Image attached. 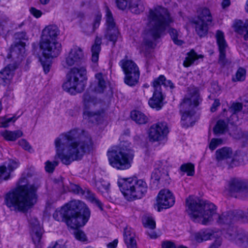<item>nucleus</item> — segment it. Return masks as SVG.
<instances>
[{"mask_svg":"<svg viewBox=\"0 0 248 248\" xmlns=\"http://www.w3.org/2000/svg\"><path fill=\"white\" fill-rule=\"evenodd\" d=\"M220 105V101L219 99H216L214 100L213 104H212L210 110L212 112L216 111L217 108Z\"/></svg>","mask_w":248,"mask_h":248,"instance_id":"nucleus-60","label":"nucleus"},{"mask_svg":"<svg viewBox=\"0 0 248 248\" xmlns=\"http://www.w3.org/2000/svg\"><path fill=\"white\" fill-rule=\"evenodd\" d=\"M222 142V140L220 139H215L213 138L211 140L209 145V149L213 151L218 146L221 144Z\"/></svg>","mask_w":248,"mask_h":248,"instance_id":"nucleus-50","label":"nucleus"},{"mask_svg":"<svg viewBox=\"0 0 248 248\" xmlns=\"http://www.w3.org/2000/svg\"><path fill=\"white\" fill-rule=\"evenodd\" d=\"M102 43V39L97 36L95 39L94 43L91 48L92 51V61L94 63H96L98 61L99 54L101 50V44Z\"/></svg>","mask_w":248,"mask_h":248,"instance_id":"nucleus-31","label":"nucleus"},{"mask_svg":"<svg viewBox=\"0 0 248 248\" xmlns=\"http://www.w3.org/2000/svg\"><path fill=\"white\" fill-rule=\"evenodd\" d=\"M14 36L15 39L16 40H19V42H21V40H27L28 39L27 33L24 31L17 32L14 34Z\"/></svg>","mask_w":248,"mask_h":248,"instance_id":"nucleus-52","label":"nucleus"},{"mask_svg":"<svg viewBox=\"0 0 248 248\" xmlns=\"http://www.w3.org/2000/svg\"><path fill=\"white\" fill-rule=\"evenodd\" d=\"M202 57V55H198L193 49H192L187 53V57L185 58L183 63L184 66L185 67H189L196 60Z\"/></svg>","mask_w":248,"mask_h":248,"instance_id":"nucleus-36","label":"nucleus"},{"mask_svg":"<svg viewBox=\"0 0 248 248\" xmlns=\"http://www.w3.org/2000/svg\"><path fill=\"white\" fill-rule=\"evenodd\" d=\"M48 248H64V245L62 241L55 242V244Z\"/></svg>","mask_w":248,"mask_h":248,"instance_id":"nucleus-63","label":"nucleus"},{"mask_svg":"<svg viewBox=\"0 0 248 248\" xmlns=\"http://www.w3.org/2000/svg\"><path fill=\"white\" fill-rule=\"evenodd\" d=\"M202 101L199 91L195 87L188 88L187 94L184 97L180 105L182 124L184 126L192 125L194 122L196 113L195 108Z\"/></svg>","mask_w":248,"mask_h":248,"instance_id":"nucleus-7","label":"nucleus"},{"mask_svg":"<svg viewBox=\"0 0 248 248\" xmlns=\"http://www.w3.org/2000/svg\"><path fill=\"white\" fill-rule=\"evenodd\" d=\"M154 91L153 96L148 101L149 105L153 108L157 110H160L163 106L164 97L162 91L158 86L154 88Z\"/></svg>","mask_w":248,"mask_h":248,"instance_id":"nucleus-21","label":"nucleus"},{"mask_svg":"<svg viewBox=\"0 0 248 248\" xmlns=\"http://www.w3.org/2000/svg\"><path fill=\"white\" fill-rule=\"evenodd\" d=\"M124 239L127 248H137L135 234L131 228L126 227L124 230Z\"/></svg>","mask_w":248,"mask_h":248,"instance_id":"nucleus-29","label":"nucleus"},{"mask_svg":"<svg viewBox=\"0 0 248 248\" xmlns=\"http://www.w3.org/2000/svg\"><path fill=\"white\" fill-rule=\"evenodd\" d=\"M18 163L15 161H10L8 165V168L2 166L0 167V179L6 180L9 178L10 173L15 169L17 168Z\"/></svg>","mask_w":248,"mask_h":248,"instance_id":"nucleus-30","label":"nucleus"},{"mask_svg":"<svg viewBox=\"0 0 248 248\" xmlns=\"http://www.w3.org/2000/svg\"><path fill=\"white\" fill-rule=\"evenodd\" d=\"M0 135L7 140L15 141L17 139L21 137L23 135V133L20 130L14 131L5 130L0 132Z\"/></svg>","mask_w":248,"mask_h":248,"instance_id":"nucleus-34","label":"nucleus"},{"mask_svg":"<svg viewBox=\"0 0 248 248\" xmlns=\"http://www.w3.org/2000/svg\"><path fill=\"white\" fill-rule=\"evenodd\" d=\"M79 228H75L74 235L77 240L80 241H85L86 240V236L82 231L78 229Z\"/></svg>","mask_w":248,"mask_h":248,"instance_id":"nucleus-47","label":"nucleus"},{"mask_svg":"<svg viewBox=\"0 0 248 248\" xmlns=\"http://www.w3.org/2000/svg\"><path fill=\"white\" fill-rule=\"evenodd\" d=\"M235 244L243 248L248 247V232L240 231L237 235V238L235 241Z\"/></svg>","mask_w":248,"mask_h":248,"instance_id":"nucleus-37","label":"nucleus"},{"mask_svg":"<svg viewBox=\"0 0 248 248\" xmlns=\"http://www.w3.org/2000/svg\"><path fill=\"white\" fill-rule=\"evenodd\" d=\"M15 121H16V118H15V117L7 118L5 120L2 121L0 123V126L3 127H6L8 126L9 123L12 122H15Z\"/></svg>","mask_w":248,"mask_h":248,"instance_id":"nucleus-58","label":"nucleus"},{"mask_svg":"<svg viewBox=\"0 0 248 248\" xmlns=\"http://www.w3.org/2000/svg\"><path fill=\"white\" fill-rule=\"evenodd\" d=\"M236 79L237 81H243L245 79L246 71L242 68H239L235 74Z\"/></svg>","mask_w":248,"mask_h":248,"instance_id":"nucleus-51","label":"nucleus"},{"mask_svg":"<svg viewBox=\"0 0 248 248\" xmlns=\"http://www.w3.org/2000/svg\"><path fill=\"white\" fill-rule=\"evenodd\" d=\"M118 9L124 10L128 8L135 14H140L144 10L143 0H115Z\"/></svg>","mask_w":248,"mask_h":248,"instance_id":"nucleus-16","label":"nucleus"},{"mask_svg":"<svg viewBox=\"0 0 248 248\" xmlns=\"http://www.w3.org/2000/svg\"><path fill=\"white\" fill-rule=\"evenodd\" d=\"M25 43L22 42H16L12 44L10 48V52L7 55V58L14 59L22 56L25 52Z\"/></svg>","mask_w":248,"mask_h":248,"instance_id":"nucleus-25","label":"nucleus"},{"mask_svg":"<svg viewBox=\"0 0 248 248\" xmlns=\"http://www.w3.org/2000/svg\"><path fill=\"white\" fill-rule=\"evenodd\" d=\"M16 68L15 65L10 64L0 71V86L10 84Z\"/></svg>","mask_w":248,"mask_h":248,"instance_id":"nucleus-22","label":"nucleus"},{"mask_svg":"<svg viewBox=\"0 0 248 248\" xmlns=\"http://www.w3.org/2000/svg\"><path fill=\"white\" fill-rule=\"evenodd\" d=\"M102 19V15L100 13H97L93 17L92 25L93 28L92 32H93L96 30L100 25L101 21Z\"/></svg>","mask_w":248,"mask_h":248,"instance_id":"nucleus-45","label":"nucleus"},{"mask_svg":"<svg viewBox=\"0 0 248 248\" xmlns=\"http://www.w3.org/2000/svg\"><path fill=\"white\" fill-rule=\"evenodd\" d=\"M232 155V150L231 148L224 147L217 149L215 153L217 166L224 167L225 164L229 165L230 162L228 159L231 158Z\"/></svg>","mask_w":248,"mask_h":248,"instance_id":"nucleus-19","label":"nucleus"},{"mask_svg":"<svg viewBox=\"0 0 248 248\" xmlns=\"http://www.w3.org/2000/svg\"><path fill=\"white\" fill-rule=\"evenodd\" d=\"M221 243V238H217L209 248H218L220 246Z\"/></svg>","mask_w":248,"mask_h":248,"instance_id":"nucleus-61","label":"nucleus"},{"mask_svg":"<svg viewBox=\"0 0 248 248\" xmlns=\"http://www.w3.org/2000/svg\"><path fill=\"white\" fill-rule=\"evenodd\" d=\"M99 112H93L88 109L84 110L83 113V117L84 119L87 120L91 123L97 122L99 118Z\"/></svg>","mask_w":248,"mask_h":248,"instance_id":"nucleus-38","label":"nucleus"},{"mask_svg":"<svg viewBox=\"0 0 248 248\" xmlns=\"http://www.w3.org/2000/svg\"><path fill=\"white\" fill-rule=\"evenodd\" d=\"M213 234L214 233L212 231L203 229L193 233L191 235V237L196 242L200 243L210 239Z\"/></svg>","mask_w":248,"mask_h":248,"instance_id":"nucleus-26","label":"nucleus"},{"mask_svg":"<svg viewBox=\"0 0 248 248\" xmlns=\"http://www.w3.org/2000/svg\"><path fill=\"white\" fill-rule=\"evenodd\" d=\"M165 87H170L171 89L174 88L173 83L170 80H166V78L163 75H160L158 78L154 79L153 82V86L154 88H156V87L158 86L160 90L162 91L161 85Z\"/></svg>","mask_w":248,"mask_h":248,"instance_id":"nucleus-32","label":"nucleus"},{"mask_svg":"<svg viewBox=\"0 0 248 248\" xmlns=\"http://www.w3.org/2000/svg\"><path fill=\"white\" fill-rule=\"evenodd\" d=\"M169 132L168 124L165 122H159L152 124L148 131L149 140L158 141L163 140Z\"/></svg>","mask_w":248,"mask_h":248,"instance_id":"nucleus-14","label":"nucleus"},{"mask_svg":"<svg viewBox=\"0 0 248 248\" xmlns=\"http://www.w3.org/2000/svg\"><path fill=\"white\" fill-rule=\"evenodd\" d=\"M148 20V34L154 40L161 36L171 21L168 10L160 6L150 10Z\"/></svg>","mask_w":248,"mask_h":248,"instance_id":"nucleus-6","label":"nucleus"},{"mask_svg":"<svg viewBox=\"0 0 248 248\" xmlns=\"http://www.w3.org/2000/svg\"><path fill=\"white\" fill-rule=\"evenodd\" d=\"M95 185L98 191L101 192H107L109 189V184L103 180L97 181Z\"/></svg>","mask_w":248,"mask_h":248,"instance_id":"nucleus-42","label":"nucleus"},{"mask_svg":"<svg viewBox=\"0 0 248 248\" xmlns=\"http://www.w3.org/2000/svg\"><path fill=\"white\" fill-rule=\"evenodd\" d=\"M94 77V91L97 93H104L109 84L107 76L101 72H99L95 75Z\"/></svg>","mask_w":248,"mask_h":248,"instance_id":"nucleus-23","label":"nucleus"},{"mask_svg":"<svg viewBox=\"0 0 248 248\" xmlns=\"http://www.w3.org/2000/svg\"><path fill=\"white\" fill-rule=\"evenodd\" d=\"M107 155L112 167L118 170H125L131 167L134 155L129 144L124 142L118 146L110 147Z\"/></svg>","mask_w":248,"mask_h":248,"instance_id":"nucleus-5","label":"nucleus"},{"mask_svg":"<svg viewBox=\"0 0 248 248\" xmlns=\"http://www.w3.org/2000/svg\"><path fill=\"white\" fill-rule=\"evenodd\" d=\"M119 65L125 74L124 83L130 86H135L138 82L140 71L137 65L132 61L122 60Z\"/></svg>","mask_w":248,"mask_h":248,"instance_id":"nucleus-11","label":"nucleus"},{"mask_svg":"<svg viewBox=\"0 0 248 248\" xmlns=\"http://www.w3.org/2000/svg\"><path fill=\"white\" fill-rule=\"evenodd\" d=\"M233 27L236 32L243 35L245 41L248 40V21L244 23L240 20H236Z\"/></svg>","mask_w":248,"mask_h":248,"instance_id":"nucleus-28","label":"nucleus"},{"mask_svg":"<svg viewBox=\"0 0 248 248\" xmlns=\"http://www.w3.org/2000/svg\"><path fill=\"white\" fill-rule=\"evenodd\" d=\"M73 190L76 194L83 195H85L86 194V193H87V190H89L87 189V190H84L79 186L75 185L73 186Z\"/></svg>","mask_w":248,"mask_h":248,"instance_id":"nucleus-56","label":"nucleus"},{"mask_svg":"<svg viewBox=\"0 0 248 248\" xmlns=\"http://www.w3.org/2000/svg\"><path fill=\"white\" fill-rule=\"evenodd\" d=\"M83 52L82 49L77 46H73L66 55L65 61L62 62L64 67L67 68L74 65H78L81 63L83 60Z\"/></svg>","mask_w":248,"mask_h":248,"instance_id":"nucleus-15","label":"nucleus"},{"mask_svg":"<svg viewBox=\"0 0 248 248\" xmlns=\"http://www.w3.org/2000/svg\"><path fill=\"white\" fill-rule=\"evenodd\" d=\"M240 231H238L234 226H230L227 230L225 237L235 243V241L237 238V235Z\"/></svg>","mask_w":248,"mask_h":248,"instance_id":"nucleus-40","label":"nucleus"},{"mask_svg":"<svg viewBox=\"0 0 248 248\" xmlns=\"http://www.w3.org/2000/svg\"><path fill=\"white\" fill-rule=\"evenodd\" d=\"M239 138L244 142L248 144V131H240L238 132Z\"/></svg>","mask_w":248,"mask_h":248,"instance_id":"nucleus-55","label":"nucleus"},{"mask_svg":"<svg viewBox=\"0 0 248 248\" xmlns=\"http://www.w3.org/2000/svg\"><path fill=\"white\" fill-rule=\"evenodd\" d=\"M230 189L232 192H242L246 197H248V180L234 179L230 182Z\"/></svg>","mask_w":248,"mask_h":248,"instance_id":"nucleus-20","label":"nucleus"},{"mask_svg":"<svg viewBox=\"0 0 248 248\" xmlns=\"http://www.w3.org/2000/svg\"><path fill=\"white\" fill-rule=\"evenodd\" d=\"M227 122L223 120H219L214 128V132L216 134H222L227 129Z\"/></svg>","mask_w":248,"mask_h":248,"instance_id":"nucleus-41","label":"nucleus"},{"mask_svg":"<svg viewBox=\"0 0 248 248\" xmlns=\"http://www.w3.org/2000/svg\"><path fill=\"white\" fill-rule=\"evenodd\" d=\"M105 18L107 27L105 38L112 42L113 45H114L117 41L119 32L113 17L112 12L108 6H105Z\"/></svg>","mask_w":248,"mask_h":248,"instance_id":"nucleus-13","label":"nucleus"},{"mask_svg":"<svg viewBox=\"0 0 248 248\" xmlns=\"http://www.w3.org/2000/svg\"><path fill=\"white\" fill-rule=\"evenodd\" d=\"M37 188L34 185H19L5 195V204L11 210L26 212L36 202Z\"/></svg>","mask_w":248,"mask_h":248,"instance_id":"nucleus-4","label":"nucleus"},{"mask_svg":"<svg viewBox=\"0 0 248 248\" xmlns=\"http://www.w3.org/2000/svg\"><path fill=\"white\" fill-rule=\"evenodd\" d=\"M56 157L66 165L73 161L80 160L83 155L93 149L91 136L83 132L80 134L77 130L61 134L54 141Z\"/></svg>","mask_w":248,"mask_h":248,"instance_id":"nucleus-1","label":"nucleus"},{"mask_svg":"<svg viewBox=\"0 0 248 248\" xmlns=\"http://www.w3.org/2000/svg\"><path fill=\"white\" fill-rule=\"evenodd\" d=\"M59 162L57 161H54L53 162L47 161L46 162L45 169L46 171L51 173L52 172L55 167L58 165Z\"/></svg>","mask_w":248,"mask_h":248,"instance_id":"nucleus-49","label":"nucleus"},{"mask_svg":"<svg viewBox=\"0 0 248 248\" xmlns=\"http://www.w3.org/2000/svg\"><path fill=\"white\" fill-rule=\"evenodd\" d=\"M198 13V19L194 21V23L196 33L202 37L207 33L208 26L212 24L213 18L209 10L206 8L199 9Z\"/></svg>","mask_w":248,"mask_h":248,"instance_id":"nucleus-12","label":"nucleus"},{"mask_svg":"<svg viewBox=\"0 0 248 248\" xmlns=\"http://www.w3.org/2000/svg\"><path fill=\"white\" fill-rule=\"evenodd\" d=\"M175 202L174 197L171 192L167 189L161 190L157 197L158 211L160 209H167L173 205Z\"/></svg>","mask_w":248,"mask_h":248,"instance_id":"nucleus-17","label":"nucleus"},{"mask_svg":"<svg viewBox=\"0 0 248 248\" xmlns=\"http://www.w3.org/2000/svg\"><path fill=\"white\" fill-rule=\"evenodd\" d=\"M180 170L183 172H186L188 176H193L194 174V166L191 163L182 165Z\"/></svg>","mask_w":248,"mask_h":248,"instance_id":"nucleus-43","label":"nucleus"},{"mask_svg":"<svg viewBox=\"0 0 248 248\" xmlns=\"http://www.w3.org/2000/svg\"><path fill=\"white\" fill-rule=\"evenodd\" d=\"M143 221L145 227H148L151 229H154L155 228V222L152 217H146Z\"/></svg>","mask_w":248,"mask_h":248,"instance_id":"nucleus-48","label":"nucleus"},{"mask_svg":"<svg viewBox=\"0 0 248 248\" xmlns=\"http://www.w3.org/2000/svg\"><path fill=\"white\" fill-rule=\"evenodd\" d=\"M162 173L158 170H155L152 174V182L157 186L160 181H162Z\"/></svg>","mask_w":248,"mask_h":248,"instance_id":"nucleus-44","label":"nucleus"},{"mask_svg":"<svg viewBox=\"0 0 248 248\" xmlns=\"http://www.w3.org/2000/svg\"><path fill=\"white\" fill-rule=\"evenodd\" d=\"M19 145L24 149L28 150L29 152L31 150V148L29 143L24 139H22L18 141Z\"/></svg>","mask_w":248,"mask_h":248,"instance_id":"nucleus-54","label":"nucleus"},{"mask_svg":"<svg viewBox=\"0 0 248 248\" xmlns=\"http://www.w3.org/2000/svg\"><path fill=\"white\" fill-rule=\"evenodd\" d=\"M131 118L137 124H146L148 120L147 117L142 112L138 110H133L131 112Z\"/></svg>","mask_w":248,"mask_h":248,"instance_id":"nucleus-35","label":"nucleus"},{"mask_svg":"<svg viewBox=\"0 0 248 248\" xmlns=\"http://www.w3.org/2000/svg\"><path fill=\"white\" fill-rule=\"evenodd\" d=\"M162 248H176L173 243L170 241H166L162 243Z\"/></svg>","mask_w":248,"mask_h":248,"instance_id":"nucleus-62","label":"nucleus"},{"mask_svg":"<svg viewBox=\"0 0 248 248\" xmlns=\"http://www.w3.org/2000/svg\"><path fill=\"white\" fill-rule=\"evenodd\" d=\"M41 64L43 67L44 71L46 74L49 72L50 68V62L48 61H44L42 60H41Z\"/></svg>","mask_w":248,"mask_h":248,"instance_id":"nucleus-57","label":"nucleus"},{"mask_svg":"<svg viewBox=\"0 0 248 248\" xmlns=\"http://www.w3.org/2000/svg\"><path fill=\"white\" fill-rule=\"evenodd\" d=\"M91 211L87 205L80 201L70 202L54 213L53 218L64 222L71 228L83 227L89 220Z\"/></svg>","mask_w":248,"mask_h":248,"instance_id":"nucleus-3","label":"nucleus"},{"mask_svg":"<svg viewBox=\"0 0 248 248\" xmlns=\"http://www.w3.org/2000/svg\"><path fill=\"white\" fill-rule=\"evenodd\" d=\"M248 161L246 155L240 151H236L229 164V168H232L245 164Z\"/></svg>","mask_w":248,"mask_h":248,"instance_id":"nucleus-27","label":"nucleus"},{"mask_svg":"<svg viewBox=\"0 0 248 248\" xmlns=\"http://www.w3.org/2000/svg\"><path fill=\"white\" fill-rule=\"evenodd\" d=\"M86 196L93 204L97 206L101 211L103 210V203L90 190H87Z\"/></svg>","mask_w":248,"mask_h":248,"instance_id":"nucleus-39","label":"nucleus"},{"mask_svg":"<svg viewBox=\"0 0 248 248\" xmlns=\"http://www.w3.org/2000/svg\"><path fill=\"white\" fill-rule=\"evenodd\" d=\"M186 212L190 217L203 225H207L214 219L218 224H226L232 223L235 220L233 212L229 211L217 214V207L214 203L192 196L186 199Z\"/></svg>","mask_w":248,"mask_h":248,"instance_id":"nucleus-2","label":"nucleus"},{"mask_svg":"<svg viewBox=\"0 0 248 248\" xmlns=\"http://www.w3.org/2000/svg\"><path fill=\"white\" fill-rule=\"evenodd\" d=\"M30 224L31 228L32 241L35 245L38 244L42 238L43 229L36 218H31L30 220Z\"/></svg>","mask_w":248,"mask_h":248,"instance_id":"nucleus-24","label":"nucleus"},{"mask_svg":"<svg viewBox=\"0 0 248 248\" xmlns=\"http://www.w3.org/2000/svg\"><path fill=\"white\" fill-rule=\"evenodd\" d=\"M242 104L240 103H233L230 108L231 112L232 115L230 117V119L229 120L232 124H236L237 122L238 121V118L237 115V113L239 112L242 109Z\"/></svg>","mask_w":248,"mask_h":248,"instance_id":"nucleus-33","label":"nucleus"},{"mask_svg":"<svg viewBox=\"0 0 248 248\" xmlns=\"http://www.w3.org/2000/svg\"><path fill=\"white\" fill-rule=\"evenodd\" d=\"M216 38L219 51L218 62L220 64L224 65L226 62V49L228 45L225 39L224 33L220 30H217L216 34Z\"/></svg>","mask_w":248,"mask_h":248,"instance_id":"nucleus-18","label":"nucleus"},{"mask_svg":"<svg viewBox=\"0 0 248 248\" xmlns=\"http://www.w3.org/2000/svg\"><path fill=\"white\" fill-rule=\"evenodd\" d=\"M83 102L85 107L87 108L90 103H93L94 102V98L91 97L90 94L86 93L83 96Z\"/></svg>","mask_w":248,"mask_h":248,"instance_id":"nucleus-53","label":"nucleus"},{"mask_svg":"<svg viewBox=\"0 0 248 248\" xmlns=\"http://www.w3.org/2000/svg\"><path fill=\"white\" fill-rule=\"evenodd\" d=\"M169 33L173 41V42L177 45H182L183 43V42L181 40H179L178 39V31L174 29H170V30H169Z\"/></svg>","mask_w":248,"mask_h":248,"instance_id":"nucleus-46","label":"nucleus"},{"mask_svg":"<svg viewBox=\"0 0 248 248\" xmlns=\"http://www.w3.org/2000/svg\"><path fill=\"white\" fill-rule=\"evenodd\" d=\"M59 34L56 25H48L43 30L40 47L45 58L57 57L60 54L61 45L56 41Z\"/></svg>","mask_w":248,"mask_h":248,"instance_id":"nucleus-9","label":"nucleus"},{"mask_svg":"<svg viewBox=\"0 0 248 248\" xmlns=\"http://www.w3.org/2000/svg\"><path fill=\"white\" fill-rule=\"evenodd\" d=\"M31 13L35 17H40L42 14V12L40 10H37L34 7H31L30 9Z\"/></svg>","mask_w":248,"mask_h":248,"instance_id":"nucleus-59","label":"nucleus"},{"mask_svg":"<svg viewBox=\"0 0 248 248\" xmlns=\"http://www.w3.org/2000/svg\"><path fill=\"white\" fill-rule=\"evenodd\" d=\"M118 244V240L117 239H115L113 242L108 243L107 245V247L108 248H115Z\"/></svg>","mask_w":248,"mask_h":248,"instance_id":"nucleus-64","label":"nucleus"},{"mask_svg":"<svg viewBox=\"0 0 248 248\" xmlns=\"http://www.w3.org/2000/svg\"><path fill=\"white\" fill-rule=\"evenodd\" d=\"M87 71L84 67H73L66 75V81L62 85L63 90L71 94L80 93L85 88L83 81L87 80Z\"/></svg>","mask_w":248,"mask_h":248,"instance_id":"nucleus-10","label":"nucleus"},{"mask_svg":"<svg viewBox=\"0 0 248 248\" xmlns=\"http://www.w3.org/2000/svg\"><path fill=\"white\" fill-rule=\"evenodd\" d=\"M117 184L125 198L130 201L141 199L148 191L146 182L136 177L120 178Z\"/></svg>","mask_w":248,"mask_h":248,"instance_id":"nucleus-8","label":"nucleus"}]
</instances>
